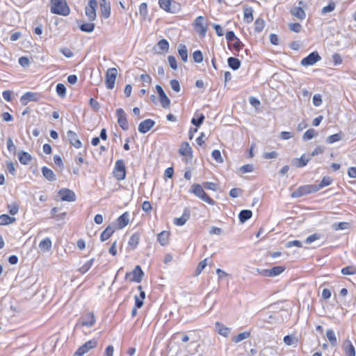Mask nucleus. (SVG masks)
<instances>
[{
  "mask_svg": "<svg viewBox=\"0 0 356 356\" xmlns=\"http://www.w3.org/2000/svg\"><path fill=\"white\" fill-rule=\"evenodd\" d=\"M178 52L184 62L188 60V51L184 44H180L178 47Z\"/></svg>",
  "mask_w": 356,
  "mask_h": 356,
  "instance_id": "nucleus-39",
  "label": "nucleus"
},
{
  "mask_svg": "<svg viewBox=\"0 0 356 356\" xmlns=\"http://www.w3.org/2000/svg\"><path fill=\"white\" fill-rule=\"evenodd\" d=\"M7 149L10 153L15 154L16 152V146L10 137L7 139Z\"/></svg>",
  "mask_w": 356,
  "mask_h": 356,
  "instance_id": "nucleus-53",
  "label": "nucleus"
},
{
  "mask_svg": "<svg viewBox=\"0 0 356 356\" xmlns=\"http://www.w3.org/2000/svg\"><path fill=\"white\" fill-rule=\"evenodd\" d=\"M179 152L182 156H190L191 158L192 157V148L187 142L181 143Z\"/></svg>",
  "mask_w": 356,
  "mask_h": 356,
  "instance_id": "nucleus-25",
  "label": "nucleus"
},
{
  "mask_svg": "<svg viewBox=\"0 0 356 356\" xmlns=\"http://www.w3.org/2000/svg\"><path fill=\"white\" fill-rule=\"evenodd\" d=\"M289 27L291 31L295 33H299L302 29V26L299 23H290Z\"/></svg>",
  "mask_w": 356,
  "mask_h": 356,
  "instance_id": "nucleus-57",
  "label": "nucleus"
},
{
  "mask_svg": "<svg viewBox=\"0 0 356 356\" xmlns=\"http://www.w3.org/2000/svg\"><path fill=\"white\" fill-rule=\"evenodd\" d=\"M204 120V115L201 113L197 118H193L191 123L196 127H200Z\"/></svg>",
  "mask_w": 356,
  "mask_h": 356,
  "instance_id": "nucleus-55",
  "label": "nucleus"
},
{
  "mask_svg": "<svg viewBox=\"0 0 356 356\" xmlns=\"http://www.w3.org/2000/svg\"><path fill=\"white\" fill-rule=\"evenodd\" d=\"M341 139V134L340 133L335 134L331 136H329L326 138V143L329 144L334 143L335 142H337Z\"/></svg>",
  "mask_w": 356,
  "mask_h": 356,
  "instance_id": "nucleus-49",
  "label": "nucleus"
},
{
  "mask_svg": "<svg viewBox=\"0 0 356 356\" xmlns=\"http://www.w3.org/2000/svg\"><path fill=\"white\" fill-rule=\"evenodd\" d=\"M118 75V70L115 67L109 68L106 73V86L111 90L114 88L115 82Z\"/></svg>",
  "mask_w": 356,
  "mask_h": 356,
  "instance_id": "nucleus-6",
  "label": "nucleus"
},
{
  "mask_svg": "<svg viewBox=\"0 0 356 356\" xmlns=\"http://www.w3.org/2000/svg\"><path fill=\"white\" fill-rule=\"evenodd\" d=\"M244 19L247 23H250L253 21L252 9L251 8L244 10Z\"/></svg>",
  "mask_w": 356,
  "mask_h": 356,
  "instance_id": "nucleus-48",
  "label": "nucleus"
},
{
  "mask_svg": "<svg viewBox=\"0 0 356 356\" xmlns=\"http://www.w3.org/2000/svg\"><path fill=\"white\" fill-rule=\"evenodd\" d=\"M335 6H336L334 2H330L327 6H326L322 8L321 13L325 14L327 13H330L334 10Z\"/></svg>",
  "mask_w": 356,
  "mask_h": 356,
  "instance_id": "nucleus-54",
  "label": "nucleus"
},
{
  "mask_svg": "<svg viewBox=\"0 0 356 356\" xmlns=\"http://www.w3.org/2000/svg\"><path fill=\"white\" fill-rule=\"evenodd\" d=\"M341 273L345 275H351L356 274V266H348L341 269Z\"/></svg>",
  "mask_w": 356,
  "mask_h": 356,
  "instance_id": "nucleus-44",
  "label": "nucleus"
},
{
  "mask_svg": "<svg viewBox=\"0 0 356 356\" xmlns=\"http://www.w3.org/2000/svg\"><path fill=\"white\" fill-rule=\"evenodd\" d=\"M6 167L8 171L13 176L15 175V165L13 161H8L6 163Z\"/></svg>",
  "mask_w": 356,
  "mask_h": 356,
  "instance_id": "nucleus-61",
  "label": "nucleus"
},
{
  "mask_svg": "<svg viewBox=\"0 0 356 356\" xmlns=\"http://www.w3.org/2000/svg\"><path fill=\"white\" fill-rule=\"evenodd\" d=\"M155 124V122L151 119H147L142 121L138 125V131L141 134H145L149 131Z\"/></svg>",
  "mask_w": 356,
  "mask_h": 356,
  "instance_id": "nucleus-17",
  "label": "nucleus"
},
{
  "mask_svg": "<svg viewBox=\"0 0 356 356\" xmlns=\"http://www.w3.org/2000/svg\"><path fill=\"white\" fill-rule=\"evenodd\" d=\"M321 59L317 51H313L307 56L302 58L300 63L303 66L313 65Z\"/></svg>",
  "mask_w": 356,
  "mask_h": 356,
  "instance_id": "nucleus-11",
  "label": "nucleus"
},
{
  "mask_svg": "<svg viewBox=\"0 0 356 356\" xmlns=\"http://www.w3.org/2000/svg\"><path fill=\"white\" fill-rule=\"evenodd\" d=\"M17 156L19 162L23 165H27L32 160L31 155L26 152L19 151Z\"/></svg>",
  "mask_w": 356,
  "mask_h": 356,
  "instance_id": "nucleus-27",
  "label": "nucleus"
},
{
  "mask_svg": "<svg viewBox=\"0 0 356 356\" xmlns=\"http://www.w3.org/2000/svg\"><path fill=\"white\" fill-rule=\"evenodd\" d=\"M40 95L36 92H27L24 93L20 98V102L23 105H26L29 102H38Z\"/></svg>",
  "mask_w": 356,
  "mask_h": 356,
  "instance_id": "nucleus-13",
  "label": "nucleus"
},
{
  "mask_svg": "<svg viewBox=\"0 0 356 356\" xmlns=\"http://www.w3.org/2000/svg\"><path fill=\"white\" fill-rule=\"evenodd\" d=\"M116 115L118 117V123L123 130L129 129V124L127 119V115L122 108L116 110Z\"/></svg>",
  "mask_w": 356,
  "mask_h": 356,
  "instance_id": "nucleus-12",
  "label": "nucleus"
},
{
  "mask_svg": "<svg viewBox=\"0 0 356 356\" xmlns=\"http://www.w3.org/2000/svg\"><path fill=\"white\" fill-rule=\"evenodd\" d=\"M193 58L195 63H200L203 61V55L201 51L197 50L193 54Z\"/></svg>",
  "mask_w": 356,
  "mask_h": 356,
  "instance_id": "nucleus-52",
  "label": "nucleus"
},
{
  "mask_svg": "<svg viewBox=\"0 0 356 356\" xmlns=\"http://www.w3.org/2000/svg\"><path fill=\"white\" fill-rule=\"evenodd\" d=\"M321 237V235L319 234L315 233L310 236H309L307 238L305 242L308 244L312 243V242L319 239Z\"/></svg>",
  "mask_w": 356,
  "mask_h": 356,
  "instance_id": "nucleus-62",
  "label": "nucleus"
},
{
  "mask_svg": "<svg viewBox=\"0 0 356 356\" xmlns=\"http://www.w3.org/2000/svg\"><path fill=\"white\" fill-rule=\"evenodd\" d=\"M326 337L332 346L334 347L337 345V339L334 330L328 329L326 332Z\"/></svg>",
  "mask_w": 356,
  "mask_h": 356,
  "instance_id": "nucleus-33",
  "label": "nucleus"
},
{
  "mask_svg": "<svg viewBox=\"0 0 356 356\" xmlns=\"http://www.w3.org/2000/svg\"><path fill=\"white\" fill-rule=\"evenodd\" d=\"M51 245L52 243L51 239L49 238H46L40 242L39 248L42 251L46 252L51 249Z\"/></svg>",
  "mask_w": 356,
  "mask_h": 356,
  "instance_id": "nucleus-34",
  "label": "nucleus"
},
{
  "mask_svg": "<svg viewBox=\"0 0 356 356\" xmlns=\"http://www.w3.org/2000/svg\"><path fill=\"white\" fill-rule=\"evenodd\" d=\"M315 187L312 185H304L296 188L291 195L293 198H298L312 193L316 192Z\"/></svg>",
  "mask_w": 356,
  "mask_h": 356,
  "instance_id": "nucleus-4",
  "label": "nucleus"
},
{
  "mask_svg": "<svg viewBox=\"0 0 356 356\" xmlns=\"http://www.w3.org/2000/svg\"><path fill=\"white\" fill-rule=\"evenodd\" d=\"M93 261H94V259H90L86 264H84L81 267H80L79 268V271L82 274L86 273L92 266Z\"/></svg>",
  "mask_w": 356,
  "mask_h": 356,
  "instance_id": "nucleus-47",
  "label": "nucleus"
},
{
  "mask_svg": "<svg viewBox=\"0 0 356 356\" xmlns=\"http://www.w3.org/2000/svg\"><path fill=\"white\" fill-rule=\"evenodd\" d=\"M8 211L11 215H15L19 211V207L17 204L13 203L8 205Z\"/></svg>",
  "mask_w": 356,
  "mask_h": 356,
  "instance_id": "nucleus-59",
  "label": "nucleus"
},
{
  "mask_svg": "<svg viewBox=\"0 0 356 356\" xmlns=\"http://www.w3.org/2000/svg\"><path fill=\"white\" fill-rule=\"evenodd\" d=\"M207 259H204V260L201 261L196 270H195V275L197 276L199 275L202 272V270L204 269V268L207 266Z\"/></svg>",
  "mask_w": 356,
  "mask_h": 356,
  "instance_id": "nucleus-51",
  "label": "nucleus"
},
{
  "mask_svg": "<svg viewBox=\"0 0 356 356\" xmlns=\"http://www.w3.org/2000/svg\"><path fill=\"white\" fill-rule=\"evenodd\" d=\"M172 0H159V5L161 8L165 10L167 12L175 13L180 8V6L178 3L174 2L171 3Z\"/></svg>",
  "mask_w": 356,
  "mask_h": 356,
  "instance_id": "nucleus-9",
  "label": "nucleus"
},
{
  "mask_svg": "<svg viewBox=\"0 0 356 356\" xmlns=\"http://www.w3.org/2000/svg\"><path fill=\"white\" fill-rule=\"evenodd\" d=\"M252 216V212L250 210H242L238 215V218L241 222L243 223L249 220Z\"/></svg>",
  "mask_w": 356,
  "mask_h": 356,
  "instance_id": "nucleus-36",
  "label": "nucleus"
},
{
  "mask_svg": "<svg viewBox=\"0 0 356 356\" xmlns=\"http://www.w3.org/2000/svg\"><path fill=\"white\" fill-rule=\"evenodd\" d=\"M100 9L104 18L107 19L111 15V4L106 0H101Z\"/></svg>",
  "mask_w": 356,
  "mask_h": 356,
  "instance_id": "nucleus-23",
  "label": "nucleus"
},
{
  "mask_svg": "<svg viewBox=\"0 0 356 356\" xmlns=\"http://www.w3.org/2000/svg\"><path fill=\"white\" fill-rule=\"evenodd\" d=\"M129 213L127 212H125L123 214H122L120 217H118V218L117 219V222L119 229H122L128 225L129 222Z\"/></svg>",
  "mask_w": 356,
  "mask_h": 356,
  "instance_id": "nucleus-28",
  "label": "nucleus"
},
{
  "mask_svg": "<svg viewBox=\"0 0 356 356\" xmlns=\"http://www.w3.org/2000/svg\"><path fill=\"white\" fill-rule=\"evenodd\" d=\"M190 216V210L188 208H186L184 210L182 216L180 218L175 219L174 223L178 226H182L188 220Z\"/></svg>",
  "mask_w": 356,
  "mask_h": 356,
  "instance_id": "nucleus-21",
  "label": "nucleus"
},
{
  "mask_svg": "<svg viewBox=\"0 0 356 356\" xmlns=\"http://www.w3.org/2000/svg\"><path fill=\"white\" fill-rule=\"evenodd\" d=\"M346 356H355V349L350 340H346L343 346Z\"/></svg>",
  "mask_w": 356,
  "mask_h": 356,
  "instance_id": "nucleus-24",
  "label": "nucleus"
},
{
  "mask_svg": "<svg viewBox=\"0 0 356 356\" xmlns=\"http://www.w3.org/2000/svg\"><path fill=\"white\" fill-rule=\"evenodd\" d=\"M95 25L90 22V23H82L79 25V29L81 31L86 33H91L94 31Z\"/></svg>",
  "mask_w": 356,
  "mask_h": 356,
  "instance_id": "nucleus-37",
  "label": "nucleus"
},
{
  "mask_svg": "<svg viewBox=\"0 0 356 356\" xmlns=\"http://www.w3.org/2000/svg\"><path fill=\"white\" fill-rule=\"evenodd\" d=\"M265 26V22L260 18H258L254 22V30L257 32H261L263 31Z\"/></svg>",
  "mask_w": 356,
  "mask_h": 356,
  "instance_id": "nucleus-46",
  "label": "nucleus"
},
{
  "mask_svg": "<svg viewBox=\"0 0 356 356\" xmlns=\"http://www.w3.org/2000/svg\"><path fill=\"white\" fill-rule=\"evenodd\" d=\"M115 228L112 226H108L101 234L100 238L102 241L108 239L114 233Z\"/></svg>",
  "mask_w": 356,
  "mask_h": 356,
  "instance_id": "nucleus-32",
  "label": "nucleus"
},
{
  "mask_svg": "<svg viewBox=\"0 0 356 356\" xmlns=\"http://www.w3.org/2000/svg\"><path fill=\"white\" fill-rule=\"evenodd\" d=\"M317 134L316 131L314 129H309L305 132L302 136V139L305 141L312 139Z\"/></svg>",
  "mask_w": 356,
  "mask_h": 356,
  "instance_id": "nucleus-45",
  "label": "nucleus"
},
{
  "mask_svg": "<svg viewBox=\"0 0 356 356\" xmlns=\"http://www.w3.org/2000/svg\"><path fill=\"white\" fill-rule=\"evenodd\" d=\"M15 221V218L13 217H10L6 214H2L0 216V225H8L14 222Z\"/></svg>",
  "mask_w": 356,
  "mask_h": 356,
  "instance_id": "nucleus-41",
  "label": "nucleus"
},
{
  "mask_svg": "<svg viewBox=\"0 0 356 356\" xmlns=\"http://www.w3.org/2000/svg\"><path fill=\"white\" fill-rule=\"evenodd\" d=\"M113 175L118 181L124 180L125 179L126 168L123 160H118L115 162Z\"/></svg>",
  "mask_w": 356,
  "mask_h": 356,
  "instance_id": "nucleus-3",
  "label": "nucleus"
},
{
  "mask_svg": "<svg viewBox=\"0 0 356 356\" xmlns=\"http://www.w3.org/2000/svg\"><path fill=\"white\" fill-rule=\"evenodd\" d=\"M212 157L218 162V163H222L223 159L221 156V153L219 150L215 149L211 153Z\"/></svg>",
  "mask_w": 356,
  "mask_h": 356,
  "instance_id": "nucleus-56",
  "label": "nucleus"
},
{
  "mask_svg": "<svg viewBox=\"0 0 356 356\" xmlns=\"http://www.w3.org/2000/svg\"><path fill=\"white\" fill-rule=\"evenodd\" d=\"M285 270V267L277 266L270 269H257L259 273L264 277H275L280 275Z\"/></svg>",
  "mask_w": 356,
  "mask_h": 356,
  "instance_id": "nucleus-8",
  "label": "nucleus"
},
{
  "mask_svg": "<svg viewBox=\"0 0 356 356\" xmlns=\"http://www.w3.org/2000/svg\"><path fill=\"white\" fill-rule=\"evenodd\" d=\"M95 323V318L92 313H88L81 318L82 326L92 327Z\"/></svg>",
  "mask_w": 356,
  "mask_h": 356,
  "instance_id": "nucleus-22",
  "label": "nucleus"
},
{
  "mask_svg": "<svg viewBox=\"0 0 356 356\" xmlns=\"http://www.w3.org/2000/svg\"><path fill=\"white\" fill-rule=\"evenodd\" d=\"M298 4L300 6L303 4V2L302 1H300L298 2ZM291 13L292 15L295 16L298 19L302 20L305 18L306 14L305 10L302 8L301 6H293L291 9Z\"/></svg>",
  "mask_w": 356,
  "mask_h": 356,
  "instance_id": "nucleus-18",
  "label": "nucleus"
},
{
  "mask_svg": "<svg viewBox=\"0 0 356 356\" xmlns=\"http://www.w3.org/2000/svg\"><path fill=\"white\" fill-rule=\"evenodd\" d=\"M227 63L229 67L233 70H237L241 66V61L239 59L234 57H229L227 59Z\"/></svg>",
  "mask_w": 356,
  "mask_h": 356,
  "instance_id": "nucleus-35",
  "label": "nucleus"
},
{
  "mask_svg": "<svg viewBox=\"0 0 356 356\" xmlns=\"http://www.w3.org/2000/svg\"><path fill=\"white\" fill-rule=\"evenodd\" d=\"M332 178H330V177H324L322 179L320 184H314V186L315 187L314 190H316V191L317 192V191H320L321 188H323V187L330 186L332 184Z\"/></svg>",
  "mask_w": 356,
  "mask_h": 356,
  "instance_id": "nucleus-30",
  "label": "nucleus"
},
{
  "mask_svg": "<svg viewBox=\"0 0 356 356\" xmlns=\"http://www.w3.org/2000/svg\"><path fill=\"white\" fill-rule=\"evenodd\" d=\"M97 341L95 339H91L86 342L81 346H80L78 350L74 353L73 356H83L84 354L87 353L91 349L95 348L97 346Z\"/></svg>",
  "mask_w": 356,
  "mask_h": 356,
  "instance_id": "nucleus-7",
  "label": "nucleus"
},
{
  "mask_svg": "<svg viewBox=\"0 0 356 356\" xmlns=\"http://www.w3.org/2000/svg\"><path fill=\"white\" fill-rule=\"evenodd\" d=\"M254 170L253 165L246 164L240 168V172L243 174L251 172Z\"/></svg>",
  "mask_w": 356,
  "mask_h": 356,
  "instance_id": "nucleus-58",
  "label": "nucleus"
},
{
  "mask_svg": "<svg viewBox=\"0 0 356 356\" xmlns=\"http://www.w3.org/2000/svg\"><path fill=\"white\" fill-rule=\"evenodd\" d=\"M191 192L209 204H215V201L204 192L201 185L194 184L191 187Z\"/></svg>",
  "mask_w": 356,
  "mask_h": 356,
  "instance_id": "nucleus-2",
  "label": "nucleus"
},
{
  "mask_svg": "<svg viewBox=\"0 0 356 356\" xmlns=\"http://www.w3.org/2000/svg\"><path fill=\"white\" fill-rule=\"evenodd\" d=\"M250 337V332H243L241 333H239L238 335L232 338V341L234 343H238L244 339H246Z\"/></svg>",
  "mask_w": 356,
  "mask_h": 356,
  "instance_id": "nucleus-42",
  "label": "nucleus"
},
{
  "mask_svg": "<svg viewBox=\"0 0 356 356\" xmlns=\"http://www.w3.org/2000/svg\"><path fill=\"white\" fill-rule=\"evenodd\" d=\"M56 92L60 97H65L66 95V88L63 83H58L56 86Z\"/></svg>",
  "mask_w": 356,
  "mask_h": 356,
  "instance_id": "nucleus-50",
  "label": "nucleus"
},
{
  "mask_svg": "<svg viewBox=\"0 0 356 356\" xmlns=\"http://www.w3.org/2000/svg\"><path fill=\"white\" fill-rule=\"evenodd\" d=\"M67 137L72 145L76 148H80L82 146V143L78 138L77 135L75 132L69 130L67 131Z\"/></svg>",
  "mask_w": 356,
  "mask_h": 356,
  "instance_id": "nucleus-19",
  "label": "nucleus"
},
{
  "mask_svg": "<svg viewBox=\"0 0 356 356\" xmlns=\"http://www.w3.org/2000/svg\"><path fill=\"white\" fill-rule=\"evenodd\" d=\"M42 172L43 176L50 181L56 180V175L54 172L46 166L42 168Z\"/></svg>",
  "mask_w": 356,
  "mask_h": 356,
  "instance_id": "nucleus-31",
  "label": "nucleus"
},
{
  "mask_svg": "<svg viewBox=\"0 0 356 356\" xmlns=\"http://www.w3.org/2000/svg\"><path fill=\"white\" fill-rule=\"evenodd\" d=\"M195 26L199 33L204 37L207 31V26L204 23V19L202 16H199L195 19Z\"/></svg>",
  "mask_w": 356,
  "mask_h": 356,
  "instance_id": "nucleus-15",
  "label": "nucleus"
},
{
  "mask_svg": "<svg viewBox=\"0 0 356 356\" xmlns=\"http://www.w3.org/2000/svg\"><path fill=\"white\" fill-rule=\"evenodd\" d=\"M58 194L62 201L74 202L76 200L75 193L67 188H62L59 191Z\"/></svg>",
  "mask_w": 356,
  "mask_h": 356,
  "instance_id": "nucleus-14",
  "label": "nucleus"
},
{
  "mask_svg": "<svg viewBox=\"0 0 356 356\" xmlns=\"http://www.w3.org/2000/svg\"><path fill=\"white\" fill-rule=\"evenodd\" d=\"M60 51L67 58H72L74 56L73 52L67 47H63Z\"/></svg>",
  "mask_w": 356,
  "mask_h": 356,
  "instance_id": "nucleus-64",
  "label": "nucleus"
},
{
  "mask_svg": "<svg viewBox=\"0 0 356 356\" xmlns=\"http://www.w3.org/2000/svg\"><path fill=\"white\" fill-rule=\"evenodd\" d=\"M156 90L158 92V95L159 96L160 102L161 104V106L166 108L170 106V100L165 95L164 90H163L162 87L159 85L156 86Z\"/></svg>",
  "mask_w": 356,
  "mask_h": 356,
  "instance_id": "nucleus-16",
  "label": "nucleus"
},
{
  "mask_svg": "<svg viewBox=\"0 0 356 356\" xmlns=\"http://www.w3.org/2000/svg\"><path fill=\"white\" fill-rule=\"evenodd\" d=\"M310 159V156H306L305 154H303L300 159H293L291 161V164L296 168H302L308 163Z\"/></svg>",
  "mask_w": 356,
  "mask_h": 356,
  "instance_id": "nucleus-20",
  "label": "nucleus"
},
{
  "mask_svg": "<svg viewBox=\"0 0 356 356\" xmlns=\"http://www.w3.org/2000/svg\"><path fill=\"white\" fill-rule=\"evenodd\" d=\"M51 12L54 14L67 16L70 14V9L66 0H51Z\"/></svg>",
  "mask_w": 356,
  "mask_h": 356,
  "instance_id": "nucleus-1",
  "label": "nucleus"
},
{
  "mask_svg": "<svg viewBox=\"0 0 356 356\" xmlns=\"http://www.w3.org/2000/svg\"><path fill=\"white\" fill-rule=\"evenodd\" d=\"M216 330L225 337H228L230 333V329L218 321L216 323Z\"/></svg>",
  "mask_w": 356,
  "mask_h": 356,
  "instance_id": "nucleus-26",
  "label": "nucleus"
},
{
  "mask_svg": "<svg viewBox=\"0 0 356 356\" xmlns=\"http://www.w3.org/2000/svg\"><path fill=\"white\" fill-rule=\"evenodd\" d=\"M170 233L167 231L160 232L157 236V240L162 246H165L169 243Z\"/></svg>",
  "mask_w": 356,
  "mask_h": 356,
  "instance_id": "nucleus-29",
  "label": "nucleus"
},
{
  "mask_svg": "<svg viewBox=\"0 0 356 356\" xmlns=\"http://www.w3.org/2000/svg\"><path fill=\"white\" fill-rule=\"evenodd\" d=\"M170 86L174 91H175L177 92L180 91L181 88H180L179 83L177 80H176V79L171 80L170 81Z\"/></svg>",
  "mask_w": 356,
  "mask_h": 356,
  "instance_id": "nucleus-60",
  "label": "nucleus"
},
{
  "mask_svg": "<svg viewBox=\"0 0 356 356\" xmlns=\"http://www.w3.org/2000/svg\"><path fill=\"white\" fill-rule=\"evenodd\" d=\"M98 3L97 0H89L88 6L85 8L86 15L90 22H93L96 19V8Z\"/></svg>",
  "mask_w": 356,
  "mask_h": 356,
  "instance_id": "nucleus-5",
  "label": "nucleus"
},
{
  "mask_svg": "<svg viewBox=\"0 0 356 356\" xmlns=\"http://www.w3.org/2000/svg\"><path fill=\"white\" fill-rule=\"evenodd\" d=\"M157 47L161 52H167L169 49V43L165 39L159 40L157 43Z\"/></svg>",
  "mask_w": 356,
  "mask_h": 356,
  "instance_id": "nucleus-40",
  "label": "nucleus"
},
{
  "mask_svg": "<svg viewBox=\"0 0 356 356\" xmlns=\"http://www.w3.org/2000/svg\"><path fill=\"white\" fill-rule=\"evenodd\" d=\"M168 63H169L171 68L173 70H177V60H176L175 57L173 56H169L168 57Z\"/></svg>",
  "mask_w": 356,
  "mask_h": 356,
  "instance_id": "nucleus-63",
  "label": "nucleus"
},
{
  "mask_svg": "<svg viewBox=\"0 0 356 356\" xmlns=\"http://www.w3.org/2000/svg\"><path fill=\"white\" fill-rule=\"evenodd\" d=\"M144 273L140 266H136L131 273L126 274V278H129L131 282H136L140 283L142 280V277Z\"/></svg>",
  "mask_w": 356,
  "mask_h": 356,
  "instance_id": "nucleus-10",
  "label": "nucleus"
},
{
  "mask_svg": "<svg viewBox=\"0 0 356 356\" xmlns=\"http://www.w3.org/2000/svg\"><path fill=\"white\" fill-rule=\"evenodd\" d=\"M349 227L350 224L346 222H335L332 225V229L335 231L346 229Z\"/></svg>",
  "mask_w": 356,
  "mask_h": 356,
  "instance_id": "nucleus-43",
  "label": "nucleus"
},
{
  "mask_svg": "<svg viewBox=\"0 0 356 356\" xmlns=\"http://www.w3.org/2000/svg\"><path fill=\"white\" fill-rule=\"evenodd\" d=\"M139 241H140V234L138 233H135V234H132V236L130 237L129 241V245L131 246V248L134 250L138 245Z\"/></svg>",
  "mask_w": 356,
  "mask_h": 356,
  "instance_id": "nucleus-38",
  "label": "nucleus"
}]
</instances>
